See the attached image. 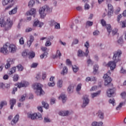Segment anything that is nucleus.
<instances>
[{
    "label": "nucleus",
    "instance_id": "nucleus-52",
    "mask_svg": "<svg viewBox=\"0 0 126 126\" xmlns=\"http://www.w3.org/2000/svg\"><path fill=\"white\" fill-rule=\"evenodd\" d=\"M93 25V22L91 21H87L86 23L87 26H92Z\"/></svg>",
    "mask_w": 126,
    "mask_h": 126
},
{
    "label": "nucleus",
    "instance_id": "nucleus-55",
    "mask_svg": "<svg viewBox=\"0 0 126 126\" xmlns=\"http://www.w3.org/2000/svg\"><path fill=\"white\" fill-rule=\"evenodd\" d=\"M44 58H47V53L46 52L40 55L41 59H44Z\"/></svg>",
    "mask_w": 126,
    "mask_h": 126
},
{
    "label": "nucleus",
    "instance_id": "nucleus-19",
    "mask_svg": "<svg viewBox=\"0 0 126 126\" xmlns=\"http://www.w3.org/2000/svg\"><path fill=\"white\" fill-rule=\"evenodd\" d=\"M54 39V36H50L47 38V40L45 43L46 47H50L51 45H52V43H51L50 41H52Z\"/></svg>",
    "mask_w": 126,
    "mask_h": 126
},
{
    "label": "nucleus",
    "instance_id": "nucleus-2",
    "mask_svg": "<svg viewBox=\"0 0 126 126\" xmlns=\"http://www.w3.org/2000/svg\"><path fill=\"white\" fill-rule=\"evenodd\" d=\"M32 87L33 89H35L36 91L35 93L37 96H41V95H44L45 92L42 89V85L40 83H34L32 85Z\"/></svg>",
    "mask_w": 126,
    "mask_h": 126
},
{
    "label": "nucleus",
    "instance_id": "nucleus-47",
    "mask_svg": "<svg viewBox=\"0 0 126 126\" xmlns=\"http://www.w3.org/2000/svg\"><path fill=\"white\" fill-rule=\"evenodd\" d=\"M118 32V29H114L112 31V35L114 36V35H116V34Z\"/></svg>",
    "mask_w": 126,
    "mask_h": 126
},
{
    "label": "nucleus",
    "instance_id": "nucleus-62",
    "mask_svg": "<svg viewBox=\"0 0 126 126\" xmlns=\"http://www.w3.org/2000/svg\"><path fill=\"white\" fill-rule=\"evenodd\" d=\"M97 90V86H94L91 89L90 91H95Z\"/></svg>",
    "mask_w": 126,
    "mask_h": 126
},
{
    "label": "nucleus",
    "instance_id": "nucleus-46",
    "mask_svg": "<svg viewBox=\"0 0 126 126\" xmlns=\"http://www.w3.org/2000/svg\"><path fill=\"white\" fill-rule=\"evenodd\" d=\"M81 86H82L81 84H78L76 88V91H80L81 90Z\"/></svg>",
    "mask_w": 126,
    "mask_h": 126
},
{
    "label": "nucleus",
    "instance_id": "nucleus-35",
    "mask_svg": "<svg viewBox=\"0 0 126 126\" xmlns=\"http://www.w3.org/2000/svg\"><path fill=\"white\" fill-rule=\"evenodd\" d=\"M61 57H62L61 51H60V50H57L55 58H59V59H61Z\"/></svg>",
    "mask_w": 126,
    "mask_h": 126
},
{
    "label": "nucleus",
    "instance_id": "nucleus-33",
    "mask_svg": "<svg viewBox=\"0 0 126 126\" xmlns=\"http://www.w3.org/2000/svg\"><path fill=\"white\" fill-rule=\"evenodd\" d=\"M29 59H33L35 57V53L33 51L30 52L29 53Z\"/></svg>",
    "mask_w": 126,
    "mask_h": 126
},
{
    "label": "nucleus",
    "instance_id": "nucleus-45",
    "mask_svg": "<svg viewBox=\"0 0 126 126\" xmlns=\"http://www.w3.org/2000/svg\"><path fill=\"white\" fill-rule=\"evenodd\" d=\"M109 103H110V104H112V105L113 106H115V99L114 98H111L110 99H109Z\"/></svg>",
    "mask_w": 126,
    "mask_h": 126
},
{
    "label": "nucleus",
    "instance_id": "nucleus-25",
    "mask_svg": "<svg viewBox=\"0 0 126 126\" xmlns=\"http://www.w3.org/2000/svg\"><path fill=\"white\" fill-rule=\"evenodd\" d=\"M101 93V91H99L96 93H94L91 94L92 98H95V97H97V96H99L100 94Z\"/></svg>",
    "mask_w": 126,
    "mask_h": 126
},
{
    "label": "nucleus",
    "instance_id": "nucleus-41",
    "mask_svg": "<svg viewBox=\"0 0 126 126\" xmlns=\"http://www.w3.org/2000/svg\"><path fill=\"white\" fill-rule=\"evenodd\" d=\"M35 4V1L33 0H31L29 2V7H32L33 5Z\"/></svg>",
    "mask_w": 126,
    "mask_h": 126
},
{
    "label": "nucleus",
    "instance_id": "nucleus-18",
    "mask_svg": "<svg viewBox=\"0 0 126 126\" xmlns=\"http://www.w3.org/2000/svg\"><path fill=\"white\" fill-rule=\"evenodd\" d=\"M16 104V99L14 98H11L9 100V104L10 105V109L13 110V107H14V105Z\"/></svg>",
    "mask_w": 126,
    "mask_h": 126
},
{
    "label": "nucleus",
    "instance_id": "nucleus-22",
    "mask_svg": "<svg viewBox=\"0 0 126 126\" xmlns=\"http://www.w3.org/2000/svg\"><path fill=\"white\" fill-rule=\"evenodd\" d=\"M27 15H35L36 14V9L34 8L31 9L30 11L27 12Z\"/></svg>",
    "mask_w": 126,
    "mask_h": 126
},
{
    "label": "nucleus",
    "instance_id": "nucleus-40",
    "mask_svg": "<svg viewBox=\"0 0 126 126\" xmlns=\"http://www.w3.org/2000/svg\"><path fill=\"white\" fill-rule=\"evenodd\" d=\"M16 71V68L15 67H13L10 70L9 72V74L11 75L13 73H14Z\"/></svg>",
    "mask_w": 126,
    "mask_h": 126
},
{
    "label": "nucleus",
    "instance_id": "nucleus-50",
    "mask_svg": "<svg viewBox=\"0 0 126 126\" xmlns=\"http://www.w3.org/2000/svg\"><path fill=\"white\" fill-rule=\"evenodd\" d=\"M100 34V32H99L98 31L96 30L94 32H93V35L94 36H98V35H99Z\"/></svg>",
    "mask_w": 126,
    "mask_h": 126
},
{
    "label": "nucleus",
    "instance_id": "nucleus-59",
    "mask_svg": "<svg viewBox=\"0 0 126 126\" xmlns=\"http://www.w3.org/2000/svg\"><path fill=\"white\" fill-rule=\"evenodd\" d=\"M22 55L23 57H28V56H29V53H28L27 51H24Z\"/></svg>",
    "mask_w": 126,
    "mask_h": 126
},
{
    "label": "nucleus",
    "instance_id": "nucleus-42",
    "mask_svg": "<svg viewBox=\"0 0 126 126\" xmlns=\"http://www.w3.org/2000/svg\"><path fill=\"white\" fill-rule=\"evenodd\" d=\"M99 68V67L98 66V65H95L94 66V73L95 74L97 71H98V69Z\"/></svg>",
    "mask_w": 126,
    "mask_h": 126
},
{
    "label": "nucleus",
    "instance_id": "nucleus-14",
    "mask_svg": "<svg viewBox=\"0 0 126 126\" xmlns=\"http://www.w3.org/2000/svg\"><path fill=\"white\" fill-rule=\"evenodd\" d=\"M115 92H116V89H110L107 90V94L108 97H113L114 95H115Z\"/></svg>",
    "mask_w": 126,
    "mask_h": 126
},
{
    "label": "nucleus",
    "instance_id": "nucleus-27",
    "mask_svg": "<svg viewBox=\"0 0 126 126\" xmlns=\"http://www.w3.org/2000/svg\"><path fill=\"white\" fill-rule=\"evenodd\" d=\"M97 116L99 118V119H104V113L100 110H99L98 111Z\"/></svg>",
    "mask_w": 126,
    "mask_h": 126
},
{
    "label": "nucleus",
    "instance_id": "nucleus-1",
    "mask_svg": "<svg viewBox=\"0 0 126 126\" xmlns=\"http://www.w3.org/2000/svg\"><path fill=\"white\" fill-rule=\"evenodd\" d=\"M0 25L1 27H4L5 30H9L13 25V22L8 18L6 20V23L4 22L3 18L0 19Z\"/></svg>",
    "mask_w": 126,
    "mask_h": 126
},
{
    "label": "nucleus",
    "instance_id": "nucleus-57",
    "mask_svg": "<svg viewBox=\"0 0 126 126\" xmlns=\"http://www.w3.org/2000/svg\"><path fill=\"white\" fill-rule=\"evenodd\" d=\"M84 7L86 10H88V9L90 8V6L89 5V4L86 3L85 4Z\"/></svg>",
    "mask_w": 126,
    "mask_h": 126
},
{
    "label": "nucleus",
    "instance_id": "nucleus-26",
    "mask_svg": "<svg viewBox=\"0 0 126 126\" xmlns=\"http://www.w3.org/2000/svg\"><path fill=\"white\" fill-rule=\"evenodd\" d=\"M17 12V7H15L12 10L9 12V15H12L13 14H15Z\"/></svg>",
    "mask_w": 126,
    "mask_h": 126
},
{
    "label": "nucleus",
    "instance_id": "nucleus-11",
    "mask_svg": "<svg viewBox=\"0 0 126 126\" xmlns=\"http://www.w3.org/2000/svg\"><path fill=\"white\" fill-rule=\"evenodd\" d=\"M116 63L114 62V61H110L108 62L107 64V66L110 67L111 70H114L116 67L117 66Z\"/></svg>",
    "mask_w": 126,
    "mask_h": 126
},
{
    "label": "nucleus",
    "instance_id": "nucleus-63",
    "mask_svg": "<svg viewBox=\"0 0 126 126\" xmlns=\"http://www.w3.org/2000/svg\"><path fill=\"white\" fill-rule=\"evenodd\" d=\"M122 28H125V27H126V20L122 22Z\"/></svg>",
    "mask_w": 126,
    "mask_h": 126
},
{
    "label": "nucleus",
    "instance_id": "nucleus-17",
    "mask_svg": "<svg viewBox=\"0 0 126 126\" xmlns=\"http://www.w3.org/2000/svg\"><path fill=\"white\" fill-rule=\"evenodd\" d=\"M13 63V60L11 59H8L7 60V63L5 65V68L7 69V68H9L10 67V65Z\"/></svg>",
    "mask_w": 126,
    "mask_h": 126
},
{
    "label": "nucleus",
    "instance_id": "nucleus-58",
    "mask_svg": "<svg viewBox=\"0 0 126 126\" xmlns=\"http://www.w3.org/2000/svg\"><path fill=\"white\" fill-rule=\"evenodd\" d=\"M79 40L77 39H75L73 40L72 42V45H76V44H78Z\"/></svg>",
    "mask_w": 126,
    "mask_h": 126
},
{
    "label": "nucleus",
    "instance_id": "nucleus-54",
    "mask_svg": "<svg viewBox=\"0 0 126 126\" xmlns=\"http://www.w3.org/2000/svg\"><path fill=\"white\" fill-rule=\"evenodd\" d=\"M108 10H114L113 8V5L111 4H108Z\"/></svg>",
    "mask_w": 126,
    "mask_h": 126
},
{
    "label": "nucleus",
    "instance_id": "nucleus-64",
    "mask_svg": "<svg viewBox=\"0 0 126 126\" xmlns=\"http://www.w3.org/2000/svg\"><path fill=\"white\" fill-rule=\"evenodd\" d=\"M121 97H122L123 99H125L126 96V92H123L121 94Z\"/></svg>",
    "mask_w": 126,
    "mask_h": 126
},
{
    "label": "nucleus",
    "instance_id": "nucleus-7",
    "mask_svg": "<svg viewBox=\"0 0 126 126\" xmlns=\"http://www.w3.org/2000/svg\"><path fill=\"white\" fill-rule=\"evenodd\" d=\"M15 85L16 86H17L18 88H21L22 87H27V86H29V82L26 81H23L16 84Z\"/></svg>",
    "mask_w": 126,
    "mask_h": 126
},
{
    "label": "nucleus",
    "instance_id": "nucleus-4",
    "mask_svg": "<svg viewBox=\"0 0 126 126\" xmlns=\"http://www.w3.org/2000/svg\"><path fill=\"white\" fill-rule=\"evenodd\" d=\"M50 7L47 5H45L42 7H40L39 10V12L41 18H44L47 15V11L49 10Z\"/></svg>",
    "mask_w": 126,
    "mask_h": 126
},
{
    "label": "nucleus",
    "instance_id": "nucleus-32",
    "mask_svg": "<svg viewBox=\"0 0 126 126\" xmlns=\"http://www.w3.org/2000/svg\"><path fill=\"white\" fill-rule=\"evenodd\" d=\"M105 26L107 30V32H108L109 34H110V33H111L112 31V28H111V25L108 24V25H106Z\"/></svg>",
    "mask_w": 126,
    "mask_h": 126
},
{
    "label": "nucleus",
    "instance_id": "nucleus-34",
    "mask_svg": "<svg viewBox=\"0 0 126 126\" xmlns=\"http://www.w3.org/2000/svg\"><path fill=\"white\" fill-rule=\"evenodd\" d=\"M17 68H18L19 71H22L24 69V67H23L22 65L19 64L16 66Z\"/></svg>",
    "mask_w": 126,
    "mask_h": 126
},
{
    "label": "nucleus",
    "instance_id": "nucleus-30",
    "mask_svg": "<svg viewBox=\"0 0 126 126\" xmlns=\"http://www.w3.org/2000/svg\"><path fill=\"white\" fill-rule=\"evenodd\" d=\"M7 105V102H6V101H1L0 103V110H1L2 109V107H3V106H6Z\"/></svg>",
    "mask_w": 126,
    "mask_h": 126
},
{
    "label": "nucleus",
    "instance_id": "nucleus-36",
    "mask_svg": "<svg viewBox=\"0 0 126 126\" xmlns=\"http://www.w3.org/2000/svg\"><path fill=\"white\" fill-rule=\"evenodd\" d=\"M57 86L59 88L63 87V80H59L57 83Z\"/></svg>",
    "mask_w": 126,
    "mask_h": 126
},
{
    "label": "nucleus",
    "instance_id": "nucleus-8",
    "mask_svg": "<svg viewBox=\"0 0 126 126\" xmlns=\"http://www.w3.org/2000/svg\"><path fill=\"white\" fill-rule=\"evenodd\" d=\"M8 49L9 52L10 53H14L15 52H16V50H17V47H16V46L13 44H10L8 43Z\"/></svg>",
    "mask_w": 126,
    "mask_h": 126
},
{
    "label": "nucleus",
    "instance_id": "nucleus-31",
    "mask_svg": "<svg viewBox=\"0 0 126 126\" xmlns=\"http://www.w3.org/2000/svg\"><path fill=\"white\" fill-rule=\"evenodd\" d=\"M74 87L73 86L70 85L67 88V91L68 93H72L73 92Z\"/></svg>",
    "mask_w": 126,
    "mask_h": 126
},
{
    "label": "nucleus",
    "instance_id": "nucleus-61",
    "mask_svg": "<svg viewBox=\"0 0 126 126\" xmlns=\"http://www.w3.org/2000/svg\"><path fill=\"white\" fill-rule=\"evenodd\" d=\"M38 66V63H32V64L31 65V67H37Z\"/></svg>",
    "mask_w": 126,
    "mask_h": 126
},
{
    "label": "nucleus",
    "instance_id": "nucleus-44",
    "mask_svg": "<svg viewBox=\"0 0 126 126\" xmlns=\"http://www.w3.org/2000/svg\"><path fill=\"white\" fill-rule=\"evenodd\" d=\"M19 78V76L17 74H15L14 75L13 77V81H17Z\"/></svg>",
    "mask_w": 126,
    "mask_h": 126
},
{
    "label": "nucleus",
    "instance_id": "nucleus-21",
    "mask_svg": "<svg viewBox=\"0 0 126 126\" xmlns=\"http://www.w3.org/2000/svg\"><path fill=\"white\" fill-rule=\"evenodd\" d=\"M59 100H62L63 101V103H65L66 101V100H67V98H66V96L65 94H61L59 97Z\"/></svg>",
    "mask_w": 126,
    "mask_h": 126
},
{
    "label": "nucleus",
    "instance_id": "nucleus-29",
    "mask_svg": "<svg viewBox=\"0 0 126 126\" xmlns=\"http://www.w3.org/2000/svg\"><path fill=\"white\" fill-rule=\"evenodd\" d=\"M52 22L54 23L55 29H61L60 23H56L55 21H52Z\"/></svg>",
    "mask_w": 126,
    "mask_h": 126
},
{
    "label": "nucleus",
    "instance_id": "nucleus-28",
    "mask_svg": "<svg viewBox=\"0 0 126 126\" xmlns=\"http://www.w3.org/2000/svg\"><path fill=\"white\" fill-rule=\"evenodd\" d=\"M124 105H126L125 102H121L119 105L116 107L117 111L120 110L121 109H122V107L124 106Z\"/></svg>",
    "mask_w": 126,
    "mask_h": 126
},
{
    "label": "nucleus",
    "instance_id": "nucleus-48",
    "mask_svg": "<svg viewBox=\"0 0 126 126\" xmlns=\"http://www.w3.org/2000/svg\"><path fill=\"white\" fill-rule=\"evenodd\" d=\"M55 84L56 83H55V82H49L48 83V86H49V87H53V86H55Z\"/></svg>",
    "mask_w": 126,
    "mask_h": 126
},
{
    "label": "nucleus",
    "instance_id": "nucleus-13",
    "mask_svg": "<svg viewBox=\"0 0 126 126\" xmlns=\"http://www.w3.org/2000/svg\"><path fill=\"white\" fill-rule=\"evenodd\" d=\"M88 54H89V51L87 49H86V52H83L82 50H79L78 51V56L80 57V58L82 57H84L85 56L86 57H87L88 56Z\"/></svg>",
    "mask_w": 126,
    "mask_h": 126
},
{
    "label": "nucleus",
    "instance_id": "nucleus-37",
    "mask_svg": "<svg viewBox=\"0 0 126 126\" xmlns=\"http://www.w3.org/2000/svg\"><path fill=\"white\" fill-rule=\"evenodd\" d=\"M27 95L26 94H24L22 95L21 98L19 99L20 102H24L25 101V98H26Z\"/></svg>",
    "mask_w": 126,
    "mask_h": 126
},
{
    "label": "nucleus",
    "instance_id": "nucleus-5",
    "mask_svg": "<svg viewBox=\"0 0 126 126\" xmlns=\"http://www.w3.org/2000/svg\"><path fill=\"white\" fill-rule=\"evenodd\" d=\"M123 54V52L119 50L117 52L114 53V55L113 57V62H115L116 63L121 61L120 58L121 57V55Z\"/></svg>",
    "mask_w": 126,
    "mask_h": 126
},
{
    "label": "nucleus",
    "instance_id": "nucleus-38",
    "mask_svg": "<svg viewBox=\"0 0 126 126\" xmlns=\"http://www.w3.org/2000/svg\"><path fill=\"white\" fill-rule=\"evenodd\" d=\"M42 104L43 107L45 109H49V104H48V103L44 102V101H42Z\"/></svg>",
    "mask_w": 126,
    "mask_h": 126
},
{
    "label": "nucleus",
    "instance_id": "nucleus-56",
    "mask_svg": "<svg viewBox=\"0 0 126 126\" xmlns=\"http://www.w3.org/2000/svg\"><path fill=\"white\" fill-rule=\"evenodd\" d=\"M19 43H20V45L24 44V40L23 39V37H21L19 39Z\"/></svg>",
    "mask_w": 126,
    "mask_h": 126
},
{
    "label": "nucleus",
    "instance_id": "nucleus-10",
    "mask_svg": "<svg viewBox=\"0 0 126 126\" xmlns=\"http://www.w3.org/2000/svg\"><path fill=\"white\" fill-rule=\"evenodd\" d=\"M88 97L89 96L87 95H84L83 104L82 105L83 108H85V107H86V106L89 104L90 100Z\"/></svg>",
    "mask_w": 126,
    "mask_h": 126
},
{
    "label": "nucleus",
    "instance_id": "nucleus-3",
    "mask_svg": "<svg viewBox=\"0 0 126 126\" xmlns=\"http://www.w3.org/2000/svg\"><path fill=\"white\" fill-rule=\"evenodd\" d=\"M111 75V72L108 71L106 74H105L103 76V78L104 80V85L105 86H108L110 87V86H113V84L111 83L112 82V79L110 77Z\"/></svg>",
    "mask_w": 126,
    "mask_h": 126
},
{
    "label": "nucleus",
    "instance_id": "nucleus-23",
    "mask_svg": "<svg viewBox=\"0 0 126 126\" xmlns=\"http://www.w3.org/2000/svg\"><path fill=\"white\" fill-rule=\"evenodd\" d=\"M92 126H103V122H93L92 123Z\"/></svg>",
    "mask_w": 126,
    "mask_h": 126
},
{
    "label": "nucleus",
    "instance_id": "nucleus-51",
    "mask_svg": "<svg viewBox=\"0 0 126 126\" xmlns=\"http://www.w3.org/2000/svg\"><path fill=\"white\" fill-rule=\"evenodd\" d=\"M85 47H86V50H87L88 51V48H89V47H90L89 41L86 42V43H85Z\"/></svg>",
    "mask_w": 126,
    "mask_h": 126
},
{
    "label": "nucleus",
    "instance_id": "nucleus-12",
    "mask_svg": "<svg viewBox=\"0 0 126 126\" xmlns=\"http://www.w3.org/2000/svg\"><path fill=\"white\" fill-rule=\"evenodd\" d=\"M33 27H39L42 28L44 26V23L39 21V20L34 21L32 25Z\"/></svg>",
    "mask_w": 126,
    "mask_h": 126
},
{
    "label": "nucleus",
    "instance_id": "nucleus-49",
    "mask_svg": "<svg viewBox=\"0 0 126 126\" xmlns=\"http://www.w3.org/2000/svg\"><path fill=\"white\" fill-rule=\"evenodd\" d=\"M118 44H120L122 45L124 43V40H123V37H120V38L118 40Z\"/></svg>",
    "mask_w": 126,
    "mask_h": 126
},
{
    "label": "nucleus",
    "instance_id": "nucleus-43",
    "mask_svg": "<svg viewBox=\"0 0 126 126\" xmlns=\"http://www.w3.org/2000/svg\"><path fill=\"white\" fill-rule=\"evenodd\" d=\"M114 13V10H108V12L107 13L108 17L110 18H111V16L113 15Z\"/></svg>",
    "mask_w": 126,
    "mask_h": 126
},
{
    "label": "nucleus",
    "instance_id": "nucleus-16",
    "mask_svg": "<svg viewBox=\"0 0 126 126\" xmlns=\"http://www.w3.org/2000/svg\"><path fill=\"white\" fill-rule=\"evenodd\" d=\"M63 63H61L60 67V68H63V70L62 71L61 74L62 75H64L65 74H66V73H67V67H66V66H65L63 67Z\"/></svg>",
    "mask_w": 126,
    "mask_h": 126
},
{
    "label": "nucleus",
    "instance_id": "nucleus-20",
    "mask_svg": "<svg viewBox=\"0 0 126 126\" xmlns=\"http://www.w3.org/2000/svg\"><path fill=\"white\" fill-rule=\"evenodd\" d=\"M19 120V115H16L14 118L13 119V120L11 122L12 126H13L14 124H16V123L18 122Z\"/></svg>",
    "mask_w": 126,
    "mask_h": 126
},
{
    "label": "nucleus",
    "instance_id": "nucleus-9",
    "mask_svg": "<svg viewBox=\"0 0 126 126\" xmlns=\"http://www.w3.org/2000/svg\"><path fill=\"white\" fill-rule=\"evenodd\" d=\"M28 117L30 119H31L32 120H35L36 119H39L41 118V115L38 114L37 113H29L28 114Z\"/></svg>",
    "mask_w": 126,
    "mask_h": 126
},
{
    "label": "nucleus",
    "instance_id": "nucleus-24",
    "mask_svg": "<svg viewBox=\"0 0 126 126\" xmlns=\"http://www.w3.org/2000/svg\"><path fill=\"white\" fill-rule=\"evenodd\" d=\"M13 0H3L2 4L3 5H6L8 3H12Z\"/></svg>",
    "mask_w": 126,
    "mask_h": 126
},
{
    "label": "nucleus",
    "instance_id": "nucleus-6",
    "mask_svg": "<svg viewBox=\"0 0 126 126\" xmlns=\"http://www.w3.org/2000/svg\"><path fill=\"white\" fill-rule=\"evenodd\" d=\"M8 43H6L3 46L0 48V52L3 54V55H7L9 51L8 50Z\"/></svg>",
    "mask_w": 126,
    "mask_h": 126
},
{
    "label": "nucleus",
    "instance_id": "nucleus-53",
    "mask_svg": "<svg viewBox=\"0 0 126 126\" xmlns=\"http://www.w3.org/2000/svg\"><path fill=\"white\" fill-rule=\"evenodd\" d=\"M43 122L44 123H50L51 122V120L48 118L45 117Z\"/></svg>",
    "mask_w": 126,
    "mask_h": 126
},
{
    "label": "nucleus",
    "instance_id": "nucleus-60",
    "mask_svg": "<svg viewBox=\"0 0 126 126\" xmlns=\"http://www.w3.org/2000/svg\"><path fill=\"white\" fill-rule=\"evenodd\" d=\"M101 24L102 25V26H106V21L105 20H101Z\"/></svg>",
    "mask_w": 126,
    "mask_h": 126
},
{
    "label": "nucleus",
    "instance_id": "nucleus-15",
    "mask_svg": "<svg viewBox=\"0 0 126 126\" xmlns=\"http://www.w3.org/2000/svg\"><path fill=\"white\" fill-rule=\"evenodd\" d=\"M59 115L62 117H67V116L70 115V112L68 110L61 111L59 112Z\"/></svg>",
    "mask_w": 126,
    "mask_h": 126
},
{
    "label": "nucleus",
    "instance_id": "nucleus-39",
    "mask_svg": "<svg viewBox=\"0 0 126 126\" xmlns=\"http://www.w3.org/2000/svg\"><path fill=\"white\" fill-rule=\"evenodd\" d=\"M72 69L74 72H77V71H78V70H79V68L76 65H74L72 66Z\"/></svg>",
    "mask_w": 126,
    "mask_h": 126
}]
</instances>
